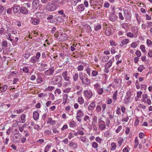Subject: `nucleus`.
I'll return each mask as SVG.
<instances>
[{"instance_id":"nucleus-1","label":"nucleus","mask_w":152,"mask_h":152,"mask_svg":"<svg viewBox=\"0 0 152 152\" xmlns=\"http://www.w3.org/2000/svg\"><path fill=\"white\" fill-rule=\"evenodd\" d=\"M79 76L83 85L88 86L90 84V80L88 78L87 75L84 74L83 75L82 72H80L79 74Z\"/></svg>"},{"instance_id":"nucleus-2","label":"nucleus","mask_w":152,"mask_h":152,"mask_svg":"<svg viewBox=\"0 0 152 152\" xmlns=\"http://www.w3.org/2000/svg\"><path fill=\"white\" fill-rule=\"evenodd\" d=\"M62 80V77L60 75H58L53 77L52 82L53 84L56 85L60 83Z\"/></svg>"},{"instance_id":"nucleus-3","label":"nucleus","mask_w":152,"mask_h":152,"mask_svg":"<svg viewBox=\"0 0 152 152\" xmlns=\"http://www.w3.org/2000/svg\"><path fill=\"white\" fill-rule=\"evenodd\" d=\"M40 56V53L37 52L36 53V56H33L32 57L30 60V61L34 64L38 62Z\"/></svg>"},{"instance_id":"nucleus-4","label":"nucleus","mask_w":152,"mask_h":152,"mask_svg":"<svg viewBox=\"0 0 152 152\" xmlns=\"http://www.w3.org/2000/svg\"><path fill=\"white\" fill-rule=\"evenodd\" d=\"M102 118H99L98 119L99 124V129L101 130H103L105 129L106 127L104 121L102 120Z\"/></svg>"},{"instance_id":"nucleus-5","label":"nucleus","mask_w":152,"mask_h":152,"mask_svg":"<svg viewBox=\"0 0 152 152\" xmlns=\"http://www.w3.org/2000/svg\"><path fill=\"white\" fill-rule=\"evenodd\" d=\"M55 72L54 67L53 66H51L50 68L45 72V74L46 76H53Z\"/></svg>"},{"instance_id":"nucleus-6","label":"nucleus","mask_w":152,"mask_h":152,"mask_svg":"<svg viewBox=\"0 0 152 152\" xmlns=\"http://www.w3.org/2000/svg\"><path fill=\"white\" fill-rule=\"evenodd\" d=\"M76 118L78 121L80 122L81 121V118L83 117L84 115V113L82 110H77V113Z\"/></svg>"},{"instance_id":"nucleus-7","label":"nucleus","mask_w":152,"mask_h":152,"mask_svg":"<svg viewBox=\"0 0 152 152\" xmlns=\"http://www.w3.org/2000/svg\"><path fill=\"white\" fill-rule=\"evenodd\" d=\"M124 14L125 18L127 20H130L131 19L132 15L130 11L125 10L124 11Z\"/></svg>"},{"instance_id":"nucleus-8","label":"nucleus","mask_w":152,"mask_h":152,"mask_svg":"<svg viewBox=\"0 0 152 152\" xmlns=\"http://www.w3.org/2000/svg\"><path fill=\"white\" fill-rule=\"evenodd\" d=\"M47 9L50 11H53L56 9V8L55 4L50 3L47 4Z\"/></svg>"},{"instance_id":"nucleus-9","label":"nucleus","mask_w":152,"mask_h":152,"mask_svg":"<svg viewBox=\"0 0 152 152\" xmlns=\"http://www.w3.org/2000/svg\"><path fill=\"white\" fill-rule=\"evenodd\" d=\"M131 93L129 91H128L126 93V95L125 96L124 99V103L126 104L128 103L131 100Z\"/></svg>"},{"instance_id":"nucleus-10","label":"nucleus","mask_w":152,"mask_h":152,"mask_svg":"<svg viewBox=\"0 0 152 152\" xmlns=\"http://www.w3.org/2000/svg\"><path fill=\"white\" fill-rule=\"evenodd\" d=\"M84 94L85 95V96L88 99H90L91 98L93 95V93L92 91L90 89L84 91Z\"/></svg>"},{"instance_id":"nucleus-11","label":"nucleus","mask_w":152,"mask_h":152,"mask_svg":"<svg viewBox=\"0 0 152 152\" xmlns=\"http://www.w3.org/2000/svg\"><path fill=\"white\" fill-rule=\"evenodd\" d=\"M8 46V44L7 41L6 40H3L2 43V48L3 50H6L7 51H10V49L7 48Z\"/></svg>"},{"instance_id":"nucleus-12","label":"nucleus","mask_w":152,"mask_h":152,"mask_svg":"<svg viewBox=\"0 0 152 152\" xmlns=\"http://www.w3.org/2000/svg\"><path fill=\"white\" fill-rule=\"evenodd\" d=\"M62 75L65 81L69 82L70 81V77L68 76L67 71H65L64 72H63Z\"/></svg>"},{"instance_id":"nucleus-13","label":"nucleus","mask_w":152,"mask_h":152,"mask_svg":"<svg viewBox=\"0 0 152 152\" xmlns=\"http://www.w3.org/2000/svg\"><path fill=\"white\" fill-rule=\"evenodd\" d=\"M28 10L25 7H20V12L23 14H26L28 13Z\"/></svg>"},{"instance_id":"nucleus-14","label":"nucleus","mask_w":152,"mask_h":152,"mask_svg":"<svg viewBox=\"0 0 152 152\" xmlns=\"http://www.w3.org/2000/svg\"><path fill=\"white\" fill-rule=\"evenodd\" d=\"M39 1L38 0H34L33 1L32 7L34 9H37L39 7Z\"/></svg>"},{"instance_id":"nucleus-15","label":"nucleus","mask_w":152,"mask_h":152,"mask_svg":"<svg viewBox=\"0 0 152 152\" xmlns=\"http://www.w3.org/2000/svg\"><path fill=\"white\" fill-rule=\"evenodd\" d=\"M95 102H91L88 106V110L92 111L95 108Z\"/></svg>"},{"instance_id":"nucleus-16","label":"nucleus","mask_w":152,"mask_h":152,"mask_svg":"<svg viewBox=\"0 0 152 152\" xmlns=\"http://www.w3.org/2000/svg\"><path fill=\"white\" fill-rule=\"evenodd\" d=\"M117 16L114 13H112L110 16V19L112 21H115L117 19Z\"/></svg>"},{"instance_id":"nucleus-17","label":"nucleus","mask_w":152,"mask_h":152,"mask_svg":"<svg viewBox=\"0 0 152 152\" xmlns=\"http://www.w3.org/2000/svg\"><path fill=\"white\" fill-rule=\"evenodd\" d=\"M113 83H114V84L116 86H121V80L120 78L115 79Z\"/></svg>"},{"instance_id":"nucleus-18","label":"nucleus","mask_w":152,"mask_h":152,"mask_svg":"<svg viewBox=\"0 0 152 152\" xmlns=\"http://www.w3.org/2000/svg\"><path fill=\"white\" fill-rule=\"evenodd\" d=\"M14 13H17L20 10V7L19 6H14L12 7Z\"/></svg>"},{"instance_id":"nucleus-19","label":"nucleus","mask_w":152,"mask_h":152,"mask_svg":"<svg viewBox=\"0 0 152 152\" xmlns=\"http://www.w3.org/2000/svg\"><path fill=\"white\" fill-rule=\"evenodd\" d=\"M8 86L7 85H2L0 86V91L1 92L4 93L7 90Z\"/></svg>"},{"instance_id":"nucleus-20","label":"nucleus","mask_w":152,"mask_h":152,"mask_svg":"<svg viewBox=\"0 0 152 152\" xmlns=\"http://www.w3.org/2000/svg\"><path fill=\"white\" fill-rule=\"evenodd\" d=\"M31 20L32 23L34 25H37L39 22V20L37 18H32Z\"/></svg>"},{"instance_id":"nucleus-21","label":"nucleus","mask_w":152,"mask_h":152,"mask_svg":"<svg viewBox=\"0 0 152 152\" xmlns=\"http://www.w3.org/2000/svg\"><path fill=\"white\" fill-rule=\"evenodd\" d=\"M85 9V7L83 4H80L77 6V10L79 12L83 11Z\"/></svg>"},{"instance_id":"nucleus-22","label":"nucleus","mask_w":152,"mask_h":152,"mask_svg":"<svg viewBox=\"0 0 152 152\" xmlns=\"http://www.w3.org/2000/svg\"><path fill=\"white\" fill-rule=\"evenodd\" d=\"M53 16L51 15H48V16L47 18V20H50L49 22L52 23H53L54 22L53 20H52L53 18Z\"/></svg>"},{"instance_id":"nucleus-23","label":"nucleus","mask_w":152,"mask_h":152,"mask_svg":"<svg viewBox=\"0 0 152 152\" xmlns=\"http://www.w3.org/2000/svg\"><path fill=\"white\" fill-rule=\"evenodd\" d=\"M69 145L70 147H72L74 149H75L77 148V143L73 142H69Z\"/></svg>"},{"instance_id":"nucleus-24","label":"nucleus","mask_w":152,"mask_h":152,"mask_svg":"<svg viewBox=\"0 0 152 152\" xmlns=\"http://www.w3.org/2000/svg\"><path fill=\"white\" fill-rule=\"evenodd\" d=\"M105 32V34L107 36L110 35L112 34L111 31V28L109 27L106 28Z\"/></svg>"},{"instance_id":"nucleus-25","label":"nucleus","mask_w":152,"mask_h":152,"mask_svg":"<svg viewBox=\"0 0 152 152\" xmlns=\"http://www.w3.org/2000/svg\"><path fill=\"white\" fill-rule=\"evenodd\" d=\"M33 116L34 120H37L38 119L39 117L38 112L37 111H34L33 113Z\"/></svg>"},{"instance_id":"nucleus-26","label":"nucleus","mask_w":152,"mask_h":152,"mask_svg":"<svg viewBox=\"0 0 152 152\" xmlns=\"http://www.w3.org/2000/svg\"><path fill=\"white\" fill-rule=\"evenodd\" d=\"M68 95L67 94H64L63 96V102L62 103L65 104L67 102L68 99Z\"/></svg>"},{"instance_id":"nucleus-27","label":"nucleus","mask_w":152,"mask_h":152,"mask_svg":"<svg viewBox=\"0 0 152 152\" xmlns=\"http://www.w3.org/2000/svg\"><path fill=\"white\" fill-rule=\"evenodd\" d=\"M112 64V60H110L106 63V64L105 65L104 67H106L107 68H109L111 66Z\"/></svg>"},{"instance_id":"nucleus-28","label":"nucleus","mask_w":152,"mask_h":152,"mask_svg":"<svg viewBox=\"0 0 152 152\" xmlns=\"http://www.w3.org/2000/svg\"><path fill=\"white\" fill-rule=\"evenodd\" d=\"M73 80L74 82H76L78 80V75L77 73H75L73 75Z\"/></svg>"},{"instance_id":"nucleus-29","label":"nucleus","mask_w":152,"mask_h":152,"mask_svg":"<svg viewBox=\"0 0 152 152\" xmlns=\"http://www.w3.org/2000/svg\"><path fill=\"white\" fill-rule=\"evenodd\" d=\"M102 26L100 24H98L96 26H94V29L96 31H98L102 28Z\"/></svg>"},{"instance_id":"nucleus-30","label":"nucleus","mask_w":152,"mask_h":152,"mask_svg":"<svg viewBox=\"0 0 152 152\" xmlns=\"http://www.w3.org/2000/svg\"><path fill=\"white\" fill-rule=\"evenodd\" d=\"M118 91H116L113 94L112 98L114 100V102H116L117 100V95Z\"/></svg>"},{"instance_id":"nucleus-31","label":"nucleus","mask_w":152,"mask_h":152,"mask_svg":"<svg viewBox=\"0 0 152 152\" xmlns=\"http://www.w3.org/2000/svg\"><path fill=\"white\" fill-rule=\"evenodd\" d=\"M43 14V12H39L36 13L35 15L37 18H40L42 17Z\"/></svg>"},{"instance_id":"nucleus-32","label":"nucleus","mask_w":152,"mask_h":152,"mask_svg":"<svg viewBox=\"0 0 152 152\" xmlns=\"http://www.w3.org/2000/svg\"><path fill=\"white\" fill-rule=\"evenodd\" d=\"M93 121L92 122V125L96 124L97 122V117L96 116H94L92 118Z\"/></svg>"},{"instance_id":"nucleus-33","label":"nucleus","mask_w":152,"mask_h":152,"mask_svg":"<svg viewBox=\"0 0 152 152\" xmlns=\"http://www.w3.org/2000/svg\"><path fill=\"white\" fill-rule=\"evenodd\" d=\"M19 39V38L18 37L15 38V39L13 40L12 42V45L13 46L16 45H17V42Z\"/></svg>"},{"instance_id":"nucleus-34","label":"nucleus","mask_w":152,"mask_h":152,"mask_svg":"<svg viewBox=\"0 0 152 152\" xmlns=\"http://www.w3.org/2000/svg\"><path fill=\"white\" fill-rule=\"evenodd\" d=\"M78 102L80 104H82L83 103L84 99L82 97H79L78 98Z\"/></svg>"},{"instance_id":"nucleus-35","label":"nucleus","mask_w":152,"mask_h":152,"mask_svg":"<svg viewBox=\"0 0 152 152\" xmlns=\"http://www.w3.org/2000/svg\"><path fill=\"white\" fill-rule=\"evenodd\" d=\"M121 26L122 27L124 28V29L127 30L129 28V26L127 23H124L122 24Z\"/></svg>"},{"instance_id":"nucleus-36","label":"nucleus","mask_w":152,"mask_h":152,"mask_svg":"<svg viewBox=\"0 0 152 152\" xmlns=\"http://www.w3.org/2000/svg\"><path fill=\"white\" fill-rule=\"evenodd\" d=\"M85 27H86V30L88 32H91L92 31V29L91 27L87 24H85Z\"/></svg>"},{"instance_id":"nucleus-37","label":"nucleus","mask_w":152,"mask_h":152,"mask_svg":"<svg viewBox=\"0 0 152 152\" xmlns=\"http://www.w3.org/2000/svg\"><path fill=\"white\" fill-rule=\"evenodd\" d=\"M58 13L60 15H62L65 18L66 15L64 13V11L63 10H61L58 11Z\"/></svg>"},{"instance_id":"nucleus-38","label":"nucleus","mask_w":152,"mask_h":152,"mask_svg":"<svg viewBox=\"0 0 152 152\" xmlns=\"http://www.w3.org/2000/svg\"><path fill=\"white\" fill-rule=\"evenodd\" d=\"M145 68V67H144L143 65H140L138 68L137 70L138 72H141Z\"/></svg>"},{"instance_id":"nucleus-39","label":"nucleus","mask_w":152,"mask_h":152,"mask_svg":"<svg viewBox=\"0 0 152 152\" xmlns=\"http://www.w3.org/2000/svg\"><path fill=\"white\" fill-rule=\"evenodd\" d=\"M76 124L74 121H71L69 122V126L71 127H74L75 126Z\"/></svg>"},{"instance_id":"nucleus-40","label":"nucleus","mask_w":152,"mask_h":152,"mask_svg":"<svg viewBox=\"0 0 152 152\" xmlns=\"http://www.w3.org/2000/svg\"><path fill=\"white\" fill-rule=\"evenodd\" d=\"M96 91L99 94L101 95L102 94L104 90L102 88H100L97 89Z\"/></svg>"},{"instance_id":"nucleus-41","label":"nucleus","mask_w":152,"mask_h":152,"mask_svg":"<svg viewBox=\"0 0 152 152\" xmlns=\"http://www.w3.org/2000/svg\"><path fill=\"white\" fill-rule=\"evenodd\" d=\"M98 74V72L96 70H93L91 72V76L92 77H95Z\"/></svg>"},{"instance_id":"nucleus-42","label":"nucleus","mask_w":152,"mask_h":152,"mask_svg":"<svg viewBox=\"0 0 152 152\" xmlns=\"http://www.w3.org/2000/svg\"><path fill=\"white\" fill-rule=\"evenodd\" d=\"M135 145H134V148H136L139 144L138 140L137 139V137H136L134 140Z\"/></svg>"},{"instance_id":"nucleus-43","label":"nucleus","mask_w":152,"mask_h":152,"mask_svg":"<svg viewBox=\"0 0 152 152\" xmlns=\"http://www.w3.org/2000/svg\"><path fill=\"white\" fill-rule=\"evenodd\" d=\"M109 57L108 56H104L103 57L102 59V61L103 62H105L107 61L109 59Z\"/></svg>"},{"instance_id":"nucleus-44","label":"nucleus","mask_w":152,"mask_h":152,"mask_svg":"<svg viewBox=\"0 0 152 152\" xmlns=\"http://www.w3.org/2000/svg\"><path fill=\"white\" fill-rule=\"evenodd\" d=\"M26 115L24 114H23L21 115V119L22 121V123H24L26 121Z\"/></svg>"},{"instance_id":"nucleus-45","label":"nucleus","mask_w":152,"mask_h":152,"mask_svg":"<svg viewBox=\"0 0 152 152\" xmlns=\"http://www.w3.org/2000/svg\"><path fill=\"white\" fill-rule=\"evenodd\" d=\"M140 48L142 52L145 53L146 50H145V46L144 45H141L140 46Z\"/></svg>"},{"instance_id":"nucleus-46","label":"nucleus","mask_w":152,"mask_h":152,"mask_svg":"<svg viewBox=\"0 0 152 152\" xmlns=\"http://www.w3.org/2000/svg\"><path fill=\"white\" fill-rule=\"evenodd\" d=\"M94 89L96 91L100 88V85L99 83H96L94 85Z\"/></svg>"},{"instance_id":"nucleus-47","label":"nucleus","mask_w":152,"mask_h":152,"mask_svg":"<svg viewBox=\"0 0 152 152\" xmlns=\"http://www.w3.org/2000/svg\"><path fill=\"white\" fill-rule=\"evenodd\" d=\"M129 42V40L128 39H123L121 42L123 45H125L127 44Z\"/></svg>"},{"instance_id":"nucleus-48","label":"nucleus","mask_w":152,"mask_h":152,"mask_svg":"<svg viewBox=\"0 0 152 152\" xmlns=\"http://www.w3.org/2000/svg\"><path fill=\"white\" fill-rule=\"evenodd\" d=\"M22 70L23 72L26 73H28L29 72V70L27 66H25L23 67L22 69Z\"/></svg>"},{"instance_id":"nucleus-49","label":"nucleus","mask_w":152,"mask_h":152,"mask_svg":"<svg viewBox=\"0 0 152 152\" xmlns=\"http://www.w3.org/2000/svg\"><path fill=\"white\" fill-rule=\"evenodd\" d=\"M47 96V94H43L42 93L39 94L38 95V97L40 98L44 97H46V96Z\"/></svg>"},{"instance_id":"nucleus-50","label":"nucleus","mask_w":152,"mask_h":152,"mask_svg":"<svg viewBox=\"0 0 152 152\" xmlns=\"http://www.w3.org/2000/svg\"><path fill=\"white\" fill-rule=\"evenodd\" d=\"M45 133L46 135H51L52 134V132L51 131L49 130H46L45 131Z\"/></svg>"},{"instance_id":"nucleus-51","label":"nucleus","mask_w":152,"mask_h":152,"mask_svg":"<svg viewBox=\"0 0 152 152\" xmlns=\"http://www.w3.org/2000/svg\"><path fill=\"white\" fill-rule=\"evenodd\" d=\"M96 111L97 112H101L102 109L101 106L99 105H98L96 107Z\"/></svg>"},{"instance_id":"nucleus-52","label":"nucleus","mask_w":152,"mask_h":152,"mask_svg":"<svg viewBox=\"0 0 152 152\" xmlns=\"http://www.w3.org/2000/svg\"><path fill=\"white\" fill-rule=\"evenodd\" d=\"M111 150H114L116 148V145L114 143H111Z\"/></svg>"},{"instance_id":"nucleus-53","label":"nucleus","mask_w":152,"mask_h":152,"mask_svg":"<svg viewBox=\"0 0 152 152\" xmlns=\"http://www.w3.org/2000/svg\"><path fill=\"white\" fill-rule=\"evenodd\" d=\"M116 113V114L118 115H120L121 114V109L119 107H117Z\"/></svg>"},{"instance_id":"nucleus-54","label":"nucleus","mask_w":152,"mask_h":152,"mask_svg":"<svg viewBox=\"0 0 152 152\" xmlns=\"http://www.w3.org/2000/svg\"><path fill=\"white\" fill-rule=\"evenodd\" d=\"M147 45L149 47L152 44V41L149 39L147 40Z\"/></svg>"},{"instance_id":"nucleus-55","label":"nucleus","mask_w":152,"mask_h":152,"mask_svg":"<svg viewBox=\"0 0 152 152\" xmlns=\"http://www.w3.org/2000/svg\"><path fill=\"white\" fill-rule=\"evenodd\" d=\"M135 54L138 57H140L141 56V53L140 51L139 50H137L135 52Z\"/></svg>"},{"instance_id":"nucleus-56","label":"nucleus","mask_w":152,"mask_h":152,"mask_svg":"<svg viewBox=\"0 0 152 152\" xmlns=\"http://www.w3.org/2000/svg\"><path fill=\"white\" fill-rule=\"evenodd\" d=\"M98 145L97 143L95 142H93L92 144V147L95 148H97L98 147Z\"/></svg>"},{"instance_id":"nucleus-57","label":"nucleus","mask_w":152,"mask_h":152,"mask_svg":"<svg viewBox=\"0 0 152 152\" xmlns=\"http://www.w3.org/2000/svg\"><path fill=\"white\" fill-rule=\"evenodd\" d=\"M106 104L105 103L103 104H102V111L103 112H104L105 109L106 108Z\"/></svg>"},{"instance_id":"nucleus-58","label":"nucleus","mask_w":152,"mask_h":152,"mask_svg":"<svg viewBox=\"0 0 152 152\" xmlns=\"http://www.w3.org/2000/svg\"><path fill=\"white\" fill-rule=\"evenodd\" d=\"M83 69V65H80L77 68V70L78 71H82Z\"/></svg>"},{"instance_id":"nucleus-59","label":"nucleus","mask_w":152,"mask_h":152,"mask_svg":"<svg viewBox=\"0 0 152 152\" xmlns=\"http://www.w3.org/2000/svg\"><path fill=\"white\" fill-rule=\"evenodd\" d=\"M37 81L38 83H41L43 82V79L41 77H39L37 79Z\"/></svg>"},{"instance_id":"nucleus-60","label":"nucleus","mask_w":152,"mask_h":152,"mask_svg":"<svg viewBox=\"0 0 152 152\" xmlns=\"http://www.w3.org/2000/svg\"><path fill=\"white\" fill-rule=\"evenodd\" d=\"M106 102L107 104H110L112 102V99H111L108 98L106 100Z\"/></svg>"},{"instance_id":"nucleus-61","label":"nucleus","mask_w":152,"mask_h":152,"mask_svg":"<svg viewBox=\"0 0 152 152\" xmlns=\"http://www.w3.org/2000/svg\"><path fill=\"white\" fill-rule=\"evenodd\" d=\"M87 73L90 77L91 76V69L90 68L88 67L86 69Z\"/></svg>"},{"instance_id":"nucleus-62","label":"nucleus","mask_w":152,"mask_h":152,"mask_svg":"<svg viewBox=\"0 0 152 152\" xmlns=\"http://www.w3.org/2000/svg\"><path fill=\"white\" fill-rule=\"evenodd\" d=\"M138 107L142 109L143 110L145 109L146 107L145 105H143L142 104H139L138 105Z\"/></svg>"},{"instance_id":"nucleus-63","label":"nucleus","mask_w":152,"mask_h":152,"mask_svg":"<svg viewBox=\"0 0 152 152\" xmlns=\"http://www.w3.org/2000/svg\"><path fill=\"white\" fill-rule=\"evenodd\" d=\"M110 43L111 46H116V44H115V42L112 40H110Z\"/></svg>"},{"instance_id":"nucleus-64","label":"nucleus","mask_w":152,"mask_h":152,"mask_svg":"<svg viewBox=\"0 0 152 152\" xmlns=\"http://www.w3.org/2000/svg\"><path fill=\"white\" fill-rule=\"evenodd\" d=\"M110 133L108 131H107L104 133V136L106 137H108L110 135Z\"/></svg>"}]
</instances>
